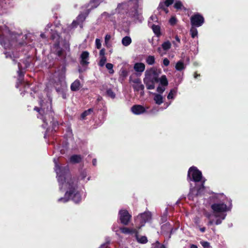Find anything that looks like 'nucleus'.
<instances>
[{"mask_svg":"<svg viewBox=\"0 0 248 248\" xmlns=\"http://www.w3.org/2000/svg\"><path fill=\"white\" fill-rule=\"evenodd\" d=\"M92 163H93V166H96V163H97L96 159H95V158L93 159V161H92Z\"/></svg>","mask_w":248,"mask_h":248,"instance_id":"052dcab7","label":"nucleus"},{"mask_svg":"<svg viewBox=\"0 0 248 248\" xmlns=\"http://www.w3.org/2000/svg\"><path fill=\"white\" fill-rule=\"evenodd\" d=\"M131 111L136 115H140L146 112L145 108L140 105H135L131 108Z\"/></svg>","mask_w":248,"mask_h":248,"instance_id":"4468645a","label":"nucleus"},{"mask_svg":"<svg viewBox=\"0 0 248 248\" xmlns=\"http://www.w3.org/2000/svg\"><path fill=\"white\" fill-rule=\"evenodd\" d=\"M160 73V70L155 68H151L145 71L143 82L147 89L153 90L155 88V84L159 82V76Z\"/></svg>","mask_w":248,"mask_h":248,"instance_id":"7ed1b4c3","label":"nucleus"},{"mask_svg":"<svg viewBox=\"0 0 248 248\" xmlns=\"http://www.w3.org/2000/svg\"><path fill=\"white\" fill-rule=\"evenodd\" d=\"M109 243L107 242L106 243H104L100 246L99 248H107V247L108 246Z\"/></svg>","mask_w":248,"mask_h":248,"instance_id":"6e6d98bb","label":"nucleus"},{"mask_svg":"<svg viewBox=\"0 0 248 248\" xmlns=\"http://www.w3.org/2000/svg\"><path fill=\"white\" fill-rule=\"evenodd\" d=\"M146 62L149 65H153L155 63V58L154 56L149 55L146 59Z\"/></svg>","mask_w":248,"mask_h":248,"instance_id":"c85d7f7f","label":"nucleus"},{"mask_svg":"<svg viewBox=\"0 0 248 248\" xmlns=\"http://www.w3.org/2000/svg\"><path fill=\"white\" fill-rule=\"evenodd\" d=\"M82 159V157L80 155H72L69 158V161L72 164H77L80 163Z\"/></svg>","mask_w":248,"mask_h":248,"instance_id":"a211bd4d","label":"nucleus"},{"mask_svg":"<svg viewBox=\"0 0 248 248\" xmlns=\"http://www.w3.org/2000/svg\"><path fill=\"white\" fill-rule=\"evenodd\" d=\"M154 100L155 103L158 105H161L163 102V97L160 94H155Z\"/></svg>","mask_w":248,"mask_h":248,"instance_id":"4be33fe9","label":"nucleus"},{"mask_svg":"<svg viewBox=\"0 0 248 248\" xmlns=\"http://www.w3.org/2000/svg\"><path fill=\"white\" fill-rule=\"evenodd\" d=\"M175 39H176V40L177 42H178L179 43H180V38H179V37H178L177 35H176V36H175Z\"/></svg>","mask_w":248,"mask_h":248,"instance_id":"338daca9","label":"nucleus"},{"mask_svg":"<svg viewBox=\"0 0 248 248\" xmlns=\"http://www.w3.org/2000/svg\"><path fill=\"white\" fill-rule=\"evenodd\" d=\"M200 77V74H198L197 72H195L194 73V78H198V77Z\"/></svg>","mask_w":248,"mask_h":248,"instance_id":"13d9d810","label":"nucleus"},{"mask_svg":"<svg viewBox=\"0 0 248 248\" xmlns=\"http://www.w3.org/2000/svg\"><path fill=\"white\" fill-rule=\"evenodd\" d=\"M93 111V108H90L87 110L84 111L81 114L80 117L82 120H85L86 116L91 114Z\"/></svg>","mask_w":248,"mask_h":248,"instance_id":"a878e982","label":"nucleus"},{"mask_svg":"<svg viewBox=\"0 0 248 248\" xmlns=\"http://www.w3.org/2000/svg\"><path fill=\"white\" fill-rule=\"evenodd\" d=\"M214 216L215 217H220L225 219L226 212L229 210L227 205L224 202L214 203L211 205Z\"/></svg>","mask_w":248,"mask_h":248,"instance_id":"20e7f679","label":"nucleus"},{"mask_svg":"<svg viewBox=\"0 0 248 248\" xmlns=\"http://www.w3.org/2000/svg\"><path fill=\"white\" fill-rule=\"evenodd\" d=\"M132 42L131 38L128 36L124 37L122 40V44L125 46H129Z\"/></svg>","mask_w":248,"mask_h":248,"instance_id":"393cba45","label":"nucleus"},{"mask_svg":"<svg viewBox=\"0 0 248 248\" xmlns=\"http://www.w3.org/2000/svg\"><path fill=\"white\" fill-rule=\"evenodd\" d=\"M18 66L19 68V70L18 71L17 73H18V77L19 78L18 80H19L20 83L22 84V82H23L24 81L22 80V79L21 78H23L24 76V72L22 71V70L20 67L21 64H20V63H18Z\"/></svg>","mask_w":248,"mask_h":248,"instance_id":"bb28decb","label":"nucleus"},{"mask_svg":"<svg viewBox=\"0 0 248 248\" xmlns=\"http://www.w3.org/2000/svg\"><path fill=\"white\" fill-rule=\"evenodd\" d=\"M80 63L83 66H87L89 64V53L87 51H83L80 55Z\"/></svg>","mask_w":248,"mask_h":248,"instance_id":"ddd939ff","label":"nucleus"},{"mask_svg":"<svg viewBox=\"0 0 248 248\" xmlns=\"http://www.w3.org/2000/svg\"><path fill=\"white\" fill-rule=\"evenodd\" d=\"M135 237L139 243L144 244L147 243L148 242V239L146 236L139 235L138 230H137V233L135 234Z\"/></svg>","mask_w":248,"mask_h":248,"instance_id":"f3484780","label":"nucleus"},{"mask_svg":"<svg viewBox=\"0 0 248 248\" xmlns=\"http://www.w3.org/2000/svg\"><path fill=\"white\" fill-rule=\"evenodd\" d=\"M176 22H177V19L176 18L173 16V17H171L170 20H169V23L171 25H174L176 24Z\"/></svg>","mask_w":248,"mask_h":248,"instance_id":"58836bf2","label":"nucleus"},{"mask_svg":"<svg viewBox=\"0 0 248 248\" xmlns=\"http://www.w3.org/2000/svg\"><path fill=\"white\" fill-rule=\"evenodd\" d=\"M133 18L135 20H138L140 22H141L142 20L141 16L139 14L138 10L136 9H133Z\"/></svg>","mask_w":248,"mask_h":248,"instance_id":"c756f323","label":"nucleus"},{"mask_svg":"<svg viewBox=\"0 0 248 248\" xmlns=\"http://www.w3.org/2000/svg\"><path fill=\"white\" fill-rule=\"evenodd\" d=\"M64 50L61 48L56 52V55L60 57H62L64 54Z\"/></svg>","mask_w":248,"mask_h":248,"instance_id":"a19ab883","label":"nucleus"},{"mask_svg":"<svg viewBox=\"0 0 248 248\" xmlns=\"http://www.w3.org/2000/svg\"><path fill=\"white\" fill-rule=\"evenodd\" d=\"M205 181H202L201 185L197 188H193L190 189V192L188 194V198L189 199L193 198V195L195 197L201 196L203 194L205 187L204 186Z\"/></svg>","mask_w":248,"mask_h":248,"instance_id":"9d476101","label":"nucleus"},{"mask_svg":"<svg viewBox=\"0 0 248 248\" xmlns=\"http://www.w3.org/2000/svg\"><path fill=\"white\" fill-rule=\"evenodd\" d=\"M174 93H175V91L173 89L171 90L167 96L168 99H173Z\"/></svg>","mask_w":248,"mask_h":248,"instance_id":"ea45409f","label":"nucleus"},{"mask_svg":"<svg viewBox=\"0 0 248 248\" xmlns=\"http://www.w3.org/2000/svg\"><path fill=\"white\" fill-rule=\"evenodd\" d=\"M5 55H6V58H12V55L11 54L9 53V52H6L5 53Z\"/></svg>","mask_w":248,"mask_h":248,"instance_id":"4d7b16f0","label":"nucleus"},{"mask_svg":"<svg viewBox=\"0 0 248 248\" xmlns=\"http://www.w3.org/2000/svg\"><path fill=\"white\" fill-rule=\"evenodd\" d=\"M200 243L203 248H211L210 243L208 242L201 241Z\"/></svg>","mask_w":248,"mask_h":248,"instance_id":"4c0bfd02","label":"nucleus"},{"mask_svg":"<svg viewBox=\"0 0 248 248\" xmlns=\"http://www.w3.org/2000/svg\"><path fill=\"white\" fill-rule=\"evenodd\" d=\"M152 219V214L150 212H145L143 213L140 214L137 217L136 220L140 221V226L138 227L140 229L141 227L143 226L146 222L150 221Z\"/></svg>","mask_w":248,"mask_h":248,"instance_id":"9b49d317","label":"nucleus"},{"mask_svg":"<svg viewBox=\"0 0 248 248\" xmlns=\"http://www.w3.org/2000/svg\"><path fill=\"white\" fill-rule=\"evenodd\" d=\"M213 224V220H210L208 221V223H207V225H208V226H211V225H212Z\"/></svg>","mask_w":248,"mask_h":248,"instance_id":"0e129e2a","label":"nucleus"},{"mask_svg":"<svg viewBox=\"0 0 248 248\" xmlns=\"http://www.w3.org/2000/svg\"><path fill=\"white\" fill-rule=\"evenodd\" d=\"M108 20L111 22H112L114 25L116 24V21L115 20V17L114 16V14H108Z\"/></svg>","mask_w":248,"mask_h":248,"instance_id":"c9c22d12","label":"nucleus"},{"mask_svg":"<svg viewBox=\"0 0 248 248\" xmlns=\"http://www.w3.org/2000/svg\"><path fill=\"white\" fill-rule=\"evenodd\" d=\"M90 3L93 4L92 9L95 8L100 4V0H92Z\"/></svg>","mask_w":248,"mask_h":248,"instance_id":"473e14b6","label":"nucleus"},{"mask_svg":"<svg viewBox=\"0 0 248 248\" xmlns=\"http://www.w3.org/2000/svg\"><path fill=\"white\" fill-rule=\"evenodd\" d=\"M190 248H198L197 246L194 244H192L190 246Z\"/></svg>","mask_w":248,"mask_h":248,"instance_id":"774afa93","label":"nucleus"},{"mask_svg":"<svg viewBox=\"0 0 248 248\" xmlns=\"http://www.w3.org/2000/svg\"><path fill=\"white\" fill-rule=\"evenodd\" d=\"M155 248H166V247L164 245H160L159 242L157 241L155 243Z\"/></svg>","mask_w":248,"mask_h":248,"instance_id":"49530a36","label":"nucleus"},{"mask_svg":"<svg viewBox=\"0 0 248 248\" xmlns=\"http://www.w3.org/2000/svg\"><path fill=\"white\" fill-rule=\"evenodd\" d=\"M190 19L191 26L197 27L202 26L204 22L203 16L199 13H197L192 15Z\"/></svg>","mask_w":248,"mask_h":248,"instance_id":"6e6552de","label":"nucleus"},{"mask_svg":"<svg viewBox=\"0 0 248 248\" xmlns=\"http://www.w3.org/2000/svg\"><path fill=\"white\" fill-rule=\"evenodd\" d=\"M51 106L48 107L46 108H44L43 105H41L40 108L35 107L33 110L36 111L38 114L37 117L38 119L42 120L44 123H47V121H50L52 125V131L56 132V127L58 126V122L55 121L54 119V112L51 110Z\"/></svg>","mask_w":248,"mask_h":248,"instance_id":"f03ea898","label":"nucleus"},{"mask_svg":"<svg viewBox=\"0 0 248 248\" xmlns=\"http://www.w3.org/2000/svg\"><path fill=\"white\" fill-rule=\"evenodd\" d=\"M145 68V64L141 62L136 63L134 66V70L138 73L137 74V75L138 76L141 75V73L144 71Z\"/></svg>","mask_w":248,"mask_h":248,"instance_id":"2eb2a0df","label":"nucleus"},{"mask_svg":"<svg viewBox=\"0 0 248 248\" xmlns=\"http://www.w3.org/2000/svg\"><path fill=\"white\" fill-rule=\"evenodd\" d=\"M107 94L111 98H114L115 97V93L112 91V89H109L107 90Z\"/></svg>","mask_w":248,"mask_h":248,"instance_id":"e433bc0d","label":"nucleus"},{"mask_svg":"<svg viewBox=\"0 0 248 248\" xmlns=\"http://www.w3.org/2000/svg\"><path fill=\"white\" fill-rule=\"evenodd\" d=\"M174 1V0H166L165 1L160 2L158 6V9L162 10L167 14L169 12L167 7L171 5Z\"/></svg>","mask_w":248,"mask_h":248,"instance_id":"f8f14e48","label":"nucleus"},{"mask_svg":"<svg viewBox=\"0 0 248 248\" xmlns=\"http://www.w3.org/2000/svg\"><path fill=\"white\" fill-rule=\"evenodd\" d=\"M173 230H174V229L171 226V229L170 230V231L169 232V233L168 235V239L171 237V235L173 232Z\"/></svg>","mask_w":248,"mask_h":248,"instance_id":"5fc2aeb1","label":"nucleus"},{"mask_svg":"<svg viewBox=\"0 0 248 248\" xmlns=\"http://www.w3.org/2000/svg\"><path fill=\"white\" fill-rule=\"evenodd\" d=\"M186 68V66L184 63L182 61H179L177 62L175 65V69L178 71H181Z\"/></svg>","mask_w":248,"mask_h":248,"instance_id":"b1692460","label":"nucleus"},{"mask_svg":"<svg viewBox=\"0 0 248 248\" xmlns=\"http://www.w3.org/2000/svg\"><path fill=\"white\" fill-rule=\"evenodd\" d=\"M152 29L157 37H159L160 36L161 33L160 31V27L159 25L153 24L152 26Z\"/></svg>","mask_w":248,"mask_h":248,"instance_id":"412c9836","label":"nucleus"},{"mask_svg":"<svg viewBox=\"0 0 248 248\" xmlns=\"http://www.w3.org/2000/svg\"><path fill=\"white\" fill-rule=\"evenodd\" d=\"M166 218H167V217L165 216V217H161V221H165L166 220Z\"/></svg>","mask_w":248,"mask_h":248,"instance_id":"69168bd1","label":"nucleus"},{"mask_svg":"<svg viewBox=\"0 0 248 248\" xmlns=\"http://www.w3.org/2000/svg\"><path fill=\"white\" fill-rule=\"evenodd\" d=\"M197 27L191 26L190 30V34L192 38H195L198 35Z\"/></svg>","mask_w":248,"mask_h":248,"instance_id":"cd10ccee","label":"nucleus"},{"mask_svg":"<svg viewBox=\"0 0 248 248\" xmlns=\"http://www.w3.org/2000/svg\"><path fill=\"white\" fill-rule=\"evenodd\" d=\"M119 219L121 224L124 225H128L131 220L132 216L125 209H121L118 213Z\"/></svg>","mask_w":248,"mask_h":248,"instance_id":"0eeeda50","label":"nucleus"},{"mask_svg":"<svg viewBox=\"0 0 248 248\" xmlns=\"http://www.w3.org/2000/svg\"><path fill=\"white\" fill-rule=\"evenodd\" d=\"M204 215L208 219H210L211 217V214L208 212H205L204 213Z\"/></svg>","mask_w":248,"mask_h":248,"instance_id":"603ef678","label":"nucleus"},{"mask_svg":"<svg viewBox=\"0 0 248 248\" xmlns=\"http://www.w3.org/2000/svg\"><path fill=\"white\" fill-rule=\"evenodd\" d=\"M95 45H96V47L97 48V49H100L101 47V41H100V40L99 39H96L95 40Z\"/></svg>","mask_w":248,"mask_h":248,"instance_id":"a18cd8bd","label":"nucleus"},{"mask_svg":"<svg viewBox=\"0 0 248 248\" xmlns=\"http://www.w3.org/2000/svg\"><path fill=\"white\" fill-rule=\"evenodd\" d=\"M159 82L162 86L166 87L168 85V80L165 75H162L160 78H159Z\"/></svg>","mask_w":248,"mask_h":248,"instance_id":"5701e85b","label":"nucleus"},{"mask_svg":"<svg viewBox=\"0 0 248 248\" xmlns=\"http://www.w3.org/2000/svg\"><path fill=\"white\" fill-rule=\"evenodd\" d=\"M165 90V88L164 86H158L157 87L156 91L159 93H162Z\"/></svg>","mask_w":248,"mask_h":248,"instance_id":"c03bdc74","label":"nucleus"},{"mask_svg":"<svg viewBox=\"0 0 248 248\" xmlns=\"http://www.w3.org/2000/svg\"><path fill=\"white\" fill-rule=\"evenodd\" d=\"M106 68L109 70V73L111 74H113L114 71L113 69V65L110 63H107L106 64Z\"/></svg>","mask_w":248,"mask_h":248,"instance_id":"f704fd0d","label":"nucleus"},{"mask_svg":"<svg viewBox=\"0 0 248 248\" xmlns=\"http://www.w3.org/2000/svg\"><path fill=\"white\" fill-rule=\"evenodd\" d=\"M202 175L201 171L195 166L191 167L187 173V180L189 182H199L202 181Z\"/></svg>","mask_w":248,"mask_h":248,"instance_id":"39448f33","label":"nucleus"},{"mask_svg":"<svg viewBox=\"0 0 248 248\" xmlns=\"http://www.w3.org/2000/svg\"><path fill=\"white\" fill-rule=\"evenodd\" d=\"M171 224L169 222H167L164 225H162L161 230V233L163 232L164 233H169V231L171 229Z\"/></svg>","mask_w":248,"mask_h":248,"instance_id":"aec40b11","label":"nucleus"},{"mask_svg":"<svg viewBox=\"0 0 248 248\" xmlns=\"http://www.w3.org/2000/svg\"><path fill=\"white\" fill-rule=\"evenodd\" d=\"M218 218H217L215 222V224L217 225L220 224L222 223V221L223 220V219H222V218H221L220 217H218Z\"/></svg>","mask_w":248,"mask_h":248,"instance_id":"3c124183","label":"nucleus"},{"mask_svg":"<svg viewBox=\"0 0 248 248\" xmlns=\"http://www.w3.org/2000/svg\"><path fill=\"white\" fill-rule=\"evenodd\" d=\"M129 82L135 84L132 85V87L135 92L141 91V95H143L144 86L141 83V79L140 78H135L133 79V76L131 75L129 77Z\"/></svg>","mask_w":248,"mask_h":248,"instance_id":"1a4fd4ad","label":"nucleus"},{"mask_svg":"<svg viewBox=\"0 0 248 248\" xmlns=\"http://www.w3.org/2000/svg\"><path fill=\"white\" fill-rule=\"evenodd\" d=\"M106 62H107L106 57H101L100 58V61L98 62V65L100 67H103L104 66Z\"/></svg>","mask_w":248,"mask_h":248,"instance_id":"72a5a7b5","label":"nucleus"},{"mask_svg":"<svg viewBox=\"0 0 248 248\" xmlns=\"http://www.w3.org/2000/svg\"><path fill=\"white\" fill-rule=\"evenodd\" d=\"M174 8L178 10H181L183 8H184V7L182 3V2L180 0L176 1L175 3L174 4L173 6Z\"/></svg>","mask_w":248,"mask_h":248,"instance_id":"7c9ffc66","label":"nucleus"},{"mask_svg":"<svg viewBox=\"0 0 248 248\" xmlns=\"http://www.w3.org/2000/svg\"><path fill=\"white\" fill-rule=\"evenodd\" d=\"M171 43L169 41H166L162 44V47L163 49L165 51H167L170 49L171 47Z\"/></svg>","mask_w":248,"mask_h":248,"instance_id":"2f4dec72","label":"nucleus"},{"mask_svg":"<svg viewBox=\"0 0 248 248\" xmlns=\"http://www.w3.org/2000/svg\"><path fill=\"white\" fill-rule=\"evenodd\" d=\"M80 86V81L78 79H77L71 84L70 88L72 91H77L79 89Z\"/></svg>","mask_w":248,"mask_h":248,"instance_id":"6ab92c4d","label":"nucleus"},{"mask_svg":"<svg viewBox=\"0 0 248 248\" xmlns=\"http://www.w3.org/2000/svg\"><path fill=\"white\" fill-rule=\"evenodd\" d=\"M55 170L58 176L59 182L63 184L66 183L67 190L65 193L64 197L58 199L59 202L65 203L70 200L75 203H78L81 201V196L78 189L79 179L78 176H72L69 173L67 166H60L55 162Z\"/></svg>","mask_w":248,"mask_h":248,"instance_id":"f257e3e1","label":"nucleus"},{"mask_svg":"<svg viewBox=\"0 0 248 248\" xmlns=\"http://www.w3.org/2000/svg\"><path fill=\"white\" fill-rule=\"evenodd\" d=\"M128 71L124 69H122L121 70V74L120 75L122 76L123 78H125L128 76Z\"/></svg>","mask_w":248,"mask_h":248,"instance_id":"37998d69","label":"nucleus"},{"mask_svg":"<svg viewBox=\"0 0 248 248\" xmlns=\"http://www.w3.org/2000/svg\"><path fill=\"white\" fill-rule=\"evenodd\" d=\"M163 63L165 66H168L170 64V61L167 58H164L163 61Z\"/></svg>","mask_w":248,"mask_h":248,"instance_id":"de8ad7c7","label":"nucleus"},{"mask_svg":"<svg viewBox=\"0 0 248 248\" xmlns=\"http://www.w3.org/2000/svg\"><path fill=\"white\" fill-rule=\"evenodd\" d=\"M62 97L64 99L67 98V94L64 91H62Z\"/></svg>","mask_w":248,"mask_h":248,"instance_id":"864d4df0","label":"nucleus"},{"mask_svg":"<svg viewBox=\"0 0 248 248\" xmlns=\"http://www.w3.org/2000/svg\"><path fill=\"white\" fill-rule=\"evenodd\" d=\"M205 230H206L205 227H202V228H200V231L201 232H205Z\"/></svg>","mask_w":248,"mask_h":248,"instance_id":"e2e57ef3","label":"nucleus"},{"mask_svg":"<svg viewBox=\"0 0 248 248\" xmlns=\"http://www.w3.org/2000/svg\"><path fill=\"white\" fill-rule=\"evenodd\" d=\"M79 24V23L77 20H74L72 23V26L73 28H76Z\"/></svg>","mask_w":248,"mask_h":248,"instance_id":"8fccbe9b","label":"nucleus"},{"mask_svg":"<svg viewBox=\"0 0 248 248\" xmlns=\"http://www.w3.org/2000/svg\"><path fill=\"white\" fill-rule=\"evenodd\" d=\"M61 70H62V72H63L64 74L65 73V72H66V67H65V66H62V68Z\"/></svg>","mask_w":248,"mask_h":248,"instance_id":"680f3d73","label":"nucleus"},{"mask_svg":"<svg viewBox=\"0 0 248 248\" xmlns=\"http://www.w3.org/2000/svg\"><path fill=\"white\" fill-rule=\"evenodd\" d=\"M55 89L56 92L58 93H59L60 92H62V91H63L61 87H56Z\"/></svg>","mask_w":248,"mask_h":248,"instance_id":"bf43d9fd","label":"nucleus"},{"mask_svg":"<svg viewBox=\"0 0 248 248\" xmlns=\"http://www.w3.org/2000/svg\"><path fill=\"white\" fill-rule=\"evenodd\" d=\"M120 230L122 233L124 234H135L137 233L136 229H130L129 228L123 227L120 228Z\"/></svg>","mask_w":248,"mask_h":248,"instance_id":"dca6fc26","label":"nucleus"},{"mask_svg":"<svg viewBox=\"0 0 248 248\" xmlns=\"http://www.w3.org/2000/svg\"><path fill=\"white\" fill-rule=\"evenodd\" d=\"M110 38H111L110 35L108 34H106L105 37V43L107 47H108V41L110 39Z\"/></svg>","mask_w":248,"mask_h":248,"instance_id":"79ce46f5","label":"nucleus"},{"mask_svg":"<svg viewBox=\"0 0 248 248\" xmlns=\"http://www.w3.org/2000/svg\"><path fill=\"white\" fill-rule=\"evenodd\" d=\"M105 52H106L105 49L104 48H102L100 50V52H99V55H100V57H105Z\"/></svg>","mask_w":248,"mask_h":248,"instance_id":"09e8293b","label":"nucleus"},{"mask_svg":"<svg viewBox=\"0 0 248 248\" xmlns=\"http://www.w3.org/2000/svg\"><path fill=\"white\" fill-rule=\"evenodd\" d=\"M0 43L5 49L10 48L13 46H24L27 45L25 42L17 43L16 41L13 40H10L7 36L4 34L0 35Z\"/></svg>","mask_w":248,"mask_h":248,"instance_id":"423d86ee","label":"nucleus"}]
</instances>
